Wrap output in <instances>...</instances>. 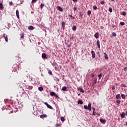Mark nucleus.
Instances as JSON below:
<instances>
[{
    "label": "nucleus",
    "mask_w": 127,
    "mask_h": 127,
    "mask_svg": "<svg viewBox=\"0 0 127 127\" xmlns=\"http://www.w3.org/2000/svg\"><path fill=\"white\" fill-rule=\"evenodd\" d=\"M84 108L85 110H89V111H91L92 110V107L91 106V103H89L88 106L87 105H85Z\"/></svg>",
    "instance_id": "1"
},
{
    "label": "nucleus",
    "mask_w": 127,
    "mask_h": 127,
    "mask_svg": "<svg viewBox=\"0 0 127 127\" xmlns=\"http://www.w3.org/2000/svg\"><path fill=\"white\" fill-rule=\"evenodd\" d=\"M50 95L52 96V97H55V98H58V95L54 92H51Z\"/></svg>",
    "instance_id": "2"
},
{
    "label": "nucleus",
    "mask_w": 127,
    "mask_h": 127,
    "mask_svg": "<svg viewBox=\"0 0 127 127\" xmlns=\"http://www.w3.org/2000/svg\"><path fill=\"white\" fill-rule=\"evenodd\" d=\"M3 38L6 42H8V38L7 37V35H5V34H4Z\"/></svg>",
    "instance_id": "3"
},
{
    "label": "nucleus",
    "mask_w": 127,
    "mask_h": 127,
    "mask_svg": "<svg viewBox=\"0 0 127 127\" xmlns=\"http://www.w3.org/2000/svg\"><path fill=\"white\" fill-rule=\"evenodd\" d=\"M45 105L47 106V108H48L49 109H50L51 110H52L53 108L51 106H50V105L48 104V103H47V102H45Z\"/></svg>",
    "instance_id": "4"
},
{
    "label": "nucleus",
    "mask_w": 127,
    "mask_h": 127,
    "mask_svg": "<svg viewBox=\"0 0 127 127\" xmlns=\"http://www.w3.org/2000/svg\"><path fill=\"white\" fill-rule=\"evenodd\" d=\"M16 15L18 19H19V11H18V10H16Z\"/></svg>",
    "instance_id": "5"
},
{
    "label": "nucleus",
    "mask_w": 127,
    "mask_h": 127,
    "mask_svg": "<svg viewBox=\"0 0 127 127\" xmlns=\"http://www.w3.org/2000/svg\"><path fill=\"white\" fill-rule=\"evenodd\" d=\"M104 58L106 59V60H109V57H108V55L107 54V53H104Z\"/></svg>",
    "instance_id": "6"
},
{
    "label": "nucleus",
    "mask_w": 127,
    "mask_h": 127,
    "mask_svg": "<svg viewBox=\"0 0 127 127\" xmlns=\"http://www.w3.org/2000/svg\"><path fill=\"white\" fill-rule=\"evenodd\" d=\"M91 54L92 55V58H95V57H96V54L93 51L91 52Z\"/></svg>",
    "instance_id": "7"
},
{
    "label": "nucleus",
    "mask_w": 127,
    "mask_h": 127,
    "mask_svg": "<svg viewBox=\"0 0 127 127\" xmlns=\"http://www.w3.org/2000/svg\"><path fill=\"white\" fill-rule=\"evenodd\" d=\"M62 26L63 29L64 30L65 29V22H62Z\"/></svg>",
    "instance_id": "8"
},
{
    "label": "nucleus",
    "mask_w": 127,
    "mask_h": 127,
    "mask_svg": "<svg viewBox=\"0 0 127 127\" xmlns=\"http://www.w3.org/2000/svg\"><path fill=\"white\" fill-rule=\"evenodd\" d=\"M42 58H43V59H45L46 58V54L43 53L42 54Z\"/></svg>",
    "instance_id": "9"
},
{
    "label": "nucleus",
    "mask_w": 127,
    "mask_h": 127,
    "mask_svg": "<svg viewBox=\"0 0 127 127\" xmlns=\"http://www.w3.org/2000/svg\"><path fill=\"white\" fill-rule=\"evenodd\" d=\"M28 29H29V30H33L34 27H33V26H29Z\"/></svg>",
    "instance_id": "10"
},
{
    "label": "nucleus",
    "mask_w": 127,
    "mask_h": 127,
    "mask_svg": "<svg viewBox=\"0 0 127 127\" xmlns=\"http://www.w3.org/2000/svg\"><path fill=\"white\" fill-rule=\"evenodd\" d=\"M94 36L96 39L99 38V32H97L96 33H95Z\"/></svg>",
    "instance_id": "11"
},
{
    "label": "nucleus",
    "mask_w": 127,
    "mask_h": 127,
    "mask_svg": "<svg viewBox=\"0 0 127 127\" xmlns=\"http://www.w3.org/2000/svg\"><path fill=\"white\" fill-rule=\"evenodd\" d=\"M121 118L124 119V118H125V117H126V114H125L124 112H122V114H121Z\"/></svg>",
    "instance_id": "12"
},
{
    "label": "nucleus",
    "mask_w": 127,
    "mask_h": 127,
    "mask_svg": "<svg viewBox=\"0 0 127 127\" xmlns=\"http://www.w3.org/2000/svg\"><path fill=\"white\" fill-rule=\"evenodd\" d=\"M57 8H58V10H59L60 11H63V9L60 6H58L57 7Z\"/></svg>",
    "instance_id": "13"
},
{
    "label": "nucleus",
    "mask_w": 127,
    "mask_h": 127,
    "mask_svg": "<svg viewBox=\"0 0 127 127\" xmlns=\"http://www.w3.org/2000/svg\"><path fill=\"white\" fill-rule=\"evenodd\" d=\"M100 123H101L102 124H105L106 123V120H104V119H100Z\"/></svg>",
    "instance_id": "14"
},
{
    "label": "nucleus",
    "mask_w": 127,
    "mask_h": 127,
    "mask_svg": "<svg viewBox=\"0 0 127 127\" xmlns=\"http://www.w3.org/2000/svg\"><path fill=\"white\" fill-rule=\"evenodd\" d=\"M97 46L98 47V48H101V46L100 45V41L99 40H98L97 41Z\"/></svg>",
    "instance_id": "15"
},
{
    "label": "nucleus",
    "mask_w": 127,
    "mask_h": 127,
    "mask_svg": "<svg viewBox=\"0 0 127 127\" xmlns=\"http://www.w3.org/2000/svg\"><path fill=\"white\" fill-rule=\"evenodd\" d=\"M47 116L46 114L40 115V118H46Z\"/></svg>",
    "instance_id": "16"
},
{
    "label": "nucleus",
    "mask_w": 127,
    "mask_h": 127,
    "mask_svg": "<svg viewBox=\"0 0 127 127\" xmlns=\"http://www.w3.org/2000/svg\"><path fill=\"white\" fill-rule=\"evenodd\" d=\"M38 90H39V91H40V92H41V91H43V87H39L38 88Z\"/></svg>",
    "instance_id": "17"
},
{
    "label": "nucleus",
    "mask_w": 127,
    "mask_h": 127,
    "mask_svg": "<svg viewBox=\"0 0 127 127\" xmlns=\"http://www.w3.org/2000/svg\"><path fill=\"white\" fill-rule=\"evenodd\" d=\"M116 99H121V95L120 94H117L116 95Z\"/></svg>",
    "instance_id": "18"
},
{
    "label": "nucleus",
    "mask_w": 127,
    "mask_h": 127,
    "mask_svg": "<svg viewBox=\"0 0 127 127\" xmlns=\"http://www.w3.org/2000/svg\"><path fill=\"white\" fill-rule=\"evenodd\" d=\"M66 89H67V87H66V86H64L62 88V90L63 91H66Z\"/></svg>",
    "instance_id": "19"
},
{
    "label": "nucleus",
    "mask_w": 127,
    "mask_h": 127,
    "mask_svg": "<svg viewBox=\"0 0 127 127\" xmlns=\"http://www.w3.org/2000/svg\"><path fill=\"white\" fill-rule=\"evenodd\" d=\"M43 6H44V4L41 3V5H40V8L42 9L43 8Z\"/></svg>",
    "instance_id": "20"
},
{
    "label": "nucleus",
    "mask_w": 127,
    "mask_h": 127,
    "mask_svg": "<svg viewBox=\"0 0 127 127\" xmlns=\"http://www.w3.org/2000/svg\"><path fill=\"white\" fill-rule=\"evenodd\" d=\"M68 16H69V17H70L71 18V19H74L75 18V17H74L73 16H72V15H68Z\"/></svg>",
    "instance_id": "21"
},
{
    "label": "nucleus",
    "mask_w": 127,
    "mask_h": 127,
    "mask_svg": "<svg viewBox=\"0 0 127 127\" xmlns=\"http://www.w3.org/2000/svg\"><path fill=\"white\" fill-rule=\"evenodd\" d=\"M102 76H103V74L102 73L98 75L99 80H101V77H102Z\"/></svg>",
    "instance_id": "22"
},
{
    "label": "nucleus",
    "mask_w": 127,
    "mask_h": 127,
    "mask_svg": "<svg viewBox=\"0 0 127 127\" xmlns=\"http://www.w3.org/2000/svg\"><path fill=\"white\" fill-rule=\"evenodd\" d=\"M121 97L122 99H126V95L125 94H122Z\"/></svg>",
    "instance_id": "23"
},
{
    "label": "nucleus",
    "mask_w": 127,
    "mask_h": 127,
    "mask_svg": "<svg viewBox=\"0 0 127 127\" xmlns=\"http://www.w3.org/2000/svg\"><path fill=\"white\" fill-rule=\"evenodd\" d=\"M61 120L62 121V122H64L65 121V119L64 118V117H62L61 118Z\"/></svg>",
    "instance_id": "24"
},
{
    "label": "nucleus",
    "mask_w": 127,
    "mask_h": 127,
    "mask_svg": "<svg viewBox=\"0 0 127 127\" xmlns=\"http://www.w3.org/2000/svg\"><path fill=\"white\" fill-rule=\"evenodd\" d=\"M122 15H124V16H126V15H127V13H126V12L123 11L122 13Z\"/></svg>",
    "instance_id": "25"
},
{
    "label": "nucleus",
    "mask_w": 127,
    "mask_h": 127,
    "mask_svg": "<svg viewBox=\"0 0 127 127\" xmlns=\"http://www.w3.org/2000/svg\"><path fill=\"white\" fill-rule=\"evenodd\" d=\"M3 7L2 3H0V9H1Z\"/></svg>",
    "instance_id": "26"
},
{
    "label": "nucleus",
    "mask_w": 127,
    "mask_h": 127,
    "mask_svg": "<svg viewBox=\"0 0 127 127\" xmlns=\"http://www.w3.org/2000/svg\"><path fill=\"white\" fill-rule=\"evenodd\" d=\"M72 30L75 31V30H76V26H72Z\"/></svg>",
    "instance_id": "27"
},
{
    "label": "nucleus",
    "mask_w": 127,
    "mask_h": 127,
    "mask_svg": "<svg viewBox=\"0 0 127 127\" xmlns=\"http://www.w3.org/2000/svg\"><path fill=\"white\" fill-rule=\"evenodd\" d=\"M48 74H49V75H53L52 71H51L50 70H48Z\"/></svg>",
    "instance_id": "28"
},
{
    "label": "nucleus",
    "mask_w": 127,
    "mask_h": 127,
    "mask_svg": "<svg viewBox=\"0 0 127 127\" xmlns=\"http://www.w3.org/2000/svg\"><path fill=\"white\" fill-rule=\"evenodd\" d=\"M87 13L88 15H90L91 13H92V12L91 11V10H88Z\"/></svg>",
    "instance_id": "29"
},
{
    "label": "nucleus",
    "mask_w": 127,
    "mask_h": 127,
    "mask_svg": "<svg viewBox=\"0 0 127 127\" xmlns=\"http://www.w3.org/2000/svg\"><path fill=\"white\" fill-rule=\"evenodd\" d=\"M109 11H110V12H113V8H112L111 7H110Z\"/></svg>",
    "instance_id": "30"
},
{
    "label": "nucleus",
    "mask_w": 127,
    "mask_h": 127,
    "mask_svg": "<svg viewBox=\"0 0 127 127\" xmlns=\"http://www.w3.org/2000/svg\"><path fill=\"white\" fill-rule=\"evenodd\" d=\"M80 92H81V93H84V89H82V88H80Z\"/></svg>",
    "instance_id": "31"
},
{
    "label": "nucleus",
    "mask_w": 127,
    "mask_h": 127,
    "mask_svg": "<svg viewBox=\"0 0 127 127\" xmlns=\"http://www.w3.org/2000/svg\"><path fill=\"white\" fill-rule=\"evenodd\" d=\"M116 102H117V104H120L121 100L119 99H118Z\"/></svg>",
    "instance_id": "32"
},
{
    "label": "nucleus",
    "mask_w": 127,
    "mask_h": 127,
    "mask_svg": "<svg viewBox=\"0 0 127 127\" xmlns=\"http://www.w3.org/2000/svg\"><path fill=\"white\" fill-rule=\"evenodd\" d=\"M93 9H94V10H96V9H97V6L94 5L93 6Z\"/></svg>",
    "instance_id": "33"
},
{
    "label": "nucleus",
    "mask_w": 127,
    "mask_h": 127,
    "mask_svg": "<svg viewBox=\"0 0 127 127\" xmlns=\"http://www.w3.org/2000/svg\"><path fill=\"white\" fill-rule=\"evenodd\" d=\"M121 25H125V22H120Z\"/></svg>",
    "instance_id": "34"
},
{
    "label": "nucleus",
    "mask_w": 127,
    "mask_h": 127,
    "mask_svg": "<svg viewBox=\"0 0 127 127\" xmlns=\"http://www.w3.org/2000/svg\"><path fill=\"white\" fill-rule=\"evenodd\" d=\"M24 37V33H23L21 35V38H23Z\"/></svg>",
    "instance_id": "35"
},
{
    "label": "nucleus",
    "mask_w": 127,
    "mask_h": 127,
    "mask_svg": "<svg viewBox=\"0 0 127 127\" xmlns=\"http://www.w3.org/2000/svg\"><path fill=\"white\" fill-rule=\"evenodd\" d=\"M112 35H113V36H117V34H116V33L113 32V33H112Z\"/></svg>",
    "instance_id": "36"
},
{
    "label": "nucleus",
    "mask_w": 127,
    "mask_h": 127,
    "mask_svg": "<svg viewBox=\"0 0 127 127\" xmlns=\"http://www.w3.org/2000/svg\"><path fill=\"white\" fill-rule=\"evenodd\" d=\"M37 0H32V3H33L34 2H36Z\"/></svg>",
    "instance_id": "37"
},
{
    "label": "nucleus",
    "mask_w": 127,
    "mask_h": 127,
    "mask_svg": "<svg viewBox=\"0 0 127 127\" xmlns=\"http://www.w3.org/2000/svg\"><path fill=\"white\" fill-rule=\"evenodd\" d=\"M92 115H93V116H95L96 115V111H93Z\"/></svg>",
    "instance_id": "38"
},
{
    "label": "nucleus",
    "mask_w": 127,
    "mask_h": 127,
    "mask_svg": "<svg viewBox=\"0 0 127 127\" xmlns=\"http://www.w3.org/2000/svg\"><path fill=\"white\" fill-rule=\"evenodd\" d=\"M100 3H101L102 4H105V1H101L100 2Z\"/></svg>",
    "instance_id": "39"
},
{
    "label": "nucleus",
    "mask_w": 127,
    "mask_h": 127,
    "mask_svg": "<svg viewBox=\"0 0 127 127\" xmlns=\"http://www.w3.org/2000/svg\"><path fill=\"white\" fill-rule=\"evenodd\" d=\"M56 127H60V125L59 124H57L56 125Z\"/></svg>",
    "instance_id": "40"
},
{
    "label": "nucleus",
    "mask_w": 127,
    "mask_h": 127,
    "mask_svg": "<svg viewBox=\"0 0 127 127\" xmlns=\"http://www.w3.org/2000/svg\"><path fill=\"white\" fill-rule=\"evenodd\" d=\"M96 82H97V79L94 80L93 85H94V84H96Z\"/></svg>",
    "instance_id": "41"
},
{
    "label": "nucleus",
    "mask_w": 127,
    "mask_h": 127,
    "mask_svg": "<svg viewBox=\"0 0 127 127\" xmlns=\"http://www.w3.org/2000/svg\"><path fill=\"white\" fill-rule=\"evenodd\" d=\"M83 104V101L82 100H80V105Z\"/></svg>",
    "instance_id": "42"
},
{
    "label": "nucleus",
    "mask_w": 127,
    "mask_h": 127,
    "mask_svg": "<svg viewBox=\"0 0 127 127\" xmlns=\"http://www.w3.org/2000/svg\"><path fill=\"white\" fill-rule=\"evenodd\" d=\"M121 86L122 87H126V85L125 84H122Z\"/></svg>",
    "instance_id": "43"
},
{
    "label": "nucleus",
    "mask_w": 127,
    "mask_h": 127,
    "mask_svg": "<svg viewBox=\"0 0 127 127\" xmlns=\"http://www.w3.org/2000/svg\"><path fill=\"white\" fill-rule=\"evenodd\" d=\"M92 110H93V112H96V108H93L92 109Z\"/></svg>",
    "instance_id": "44"
},
{
    "label": "nucleus",
    "mask_w": 127,
    "mask_h": 127,
    "mask_svg": "<svg viewBox=\"0 0 127 127\" xmlns=\"http://www.w3.org/2000/svg\"><path fill=\"white\" fill-rule=\"evenodd\" d=\"M12 4H13L12 2H9V5H12Z\"/></svg>",
    "instance_id": "45"
},
{
    "label": "nucleus",
    "mask_w": 127,
    "mask_h": 127,
    "mask_svg": "<svg viewBox=\"0 0 127 127\" xmlns=\"http://www.w3.org/2000/svg\"><path fill=\"white\" fill-rule=\"evenodd\" d=\"M96 115L98 117H100V113H97Z\"/></svg>",
    "instance_id": "46"
},
{
    "label": "nucleus",
    "mask_w": 127,
    "mask_h": 127,
    "mask_svg": "<svg viewBox=\"0 0 127 127\" xmlns=\"http://www.w3.org/2000/svg\"><path fill=\"white\" fill-rule=\"evenodd\" d=\"M56 79L57 81H60V80L58 78H56Z\"/></svg>",
    "instance_id": "47"
},
{
    "label": "nucleus",
    "mask_w": 127,
    "mask_h": 127,
    "mask_svg": "<svg viewBox=\"0 0 127 127\" xmlns=\"http://www.w3.org/2000/svg\"><path fill=\"white\" fill-rule=\"evenodd\" d=\"M74 11H75V10H77V7H74Z\"/></svg>",
    "instance_id": "48"
},
{
    "label": "nucleus",
    "mask_w": 127,
    "mask_h": 127,
    "mask_svg": "<svg viewBox=\"0 0 127 127\" xmlns=\"http://www.w3.org/2000/svg\"><path fill=\"white\" fill-rule=\"evenodd\" d=\"M9 114H13V111H10Z\"/></svg>",
    "instance_id": "49"
},
{
    "label": "nucleus",
    "mask_w": 127,
    "mask_h": 127,
    "mask_svg": "<svg viewBox=\"0 0 127 127\" xmlns=\"http://www.w3.org/2000/svg\"><path fill=\"white\" fill-rule=\"evenodd\" d=\"M115 89H116V88L115 87V86H113L112 90H115Z\"/></svg>",
    "instance_id": "50"
},
{
    "label": "nucleus",
    "mask_w": 127,
    "mask_h": 127,
    "mask_svg": "<svg viewBox=\"0 0 127 127\" xmlns=\"http://www.w3.org/2000/svg\"><path fill=\"white\" fill-rule=\"evenodd\" d=\"M95 75L94 74H91V77H94Z\"/></svg>",
    "instance_id": "51"
},
{
    "label": "nucleus",
    "mask_w": 127,
    "mask_h": 127,
    "mask_svg": "<svg viewBox=\"0 0 127 127\" xmlns=\"http://www.w3.org/2000/svg\"><path fill=\"white\" fill-rule=\"evenodd\" d=\"M77 103L78 104H80V100H78Z\"/></svg>",
    "instance_id": "52"
},
{
    "label": "nucleus",
    "mask_w": 127,
    "mask_h": 127,
    "mask_svg": "<svg viewBox=\"0 0 127 127\" xmlns=\"http://www.w3.org/2000/svg\"><path fill=\"white\" fill-rule=\"evenodd\" d=\"M127 67H125L124 68V71H126L127 70Z\"/></svg>",
    "instance_id": "53"
},
{
    "label": "nucleus",
    "mask_w": 127,
    "mask_h": 127,
    "mask_svg": "<svg viewBox=\"0 0 127 127\" xmlns=\"http://www.w3.org/2000/svg\"><path fill=\"white\" fill-rule=\"evenodd\" d=\"M72 1L75 2V1H77V0H72Z\"/></svg>",
    "instance_id": "54"
},
{
    "label": "nucleus",
    "mask_w": 127,
    "mask_h": 127,
    "mask_svg": "<svg viewBox=\"0 0 127 127\" xmlns=\"http://www.w3.org/2000/svg\"><path fill=\"white\" fill-rule=\"evenodd\" d=\"M80 93H79L78 94V96H80Z\"/></svg>",
    "instance_id": "55"
},
{
    "label": "nucleus",
    "mask_w": 127,
    "mask_h": 127,
    "mask_svg": "<svg viewBox=\"0 0 127 127\" xmlns=\"http://www.w3.org/2000/svg\"><path fill=\"white\" fill-rule=\"evenodd\" d=\"M126 116H127V112H126Z\"/></svg>",
    "instance_id": "56"
},
{
    "label": "nucleus",
    "mask_w": 127,
    "mask_h": 127,
    "mask_svg": "<svg viewBox=\"0 0 127 127\" xmlns=\"http://www.w3.org/2000/svg\"><path fill=\"white\" fill-rule=\"evenodd\" d=\"M126 126H127V122H126Z\"/></svg>",
    "instance_id": "57"
},
{
    "label": "nucleus",
    "mask_w": 127,
    "mask_h": 127,
    "mask_svg": "<svg viewBox=\"0 0 127 127\" xmlns=\"http://www.w3.org/2000/svg\"><path fill=\"white\" fill-rule=\"evenodd\" d=\"M98 54H100V53H98Z\"/></svg>",
    "instance_id": "58"
},
{
    "label": "nucleus",
    "mask_w": 127,
    "mask_h": 127,
    "mask_svg": "<svg viewBox=\"0 0 127 127\" xmlns=\"http://www.w3.org/2000/svg\"><path fill=\"white\" fill-rule=\"evenodd\" d=\"M113 1H114V0H112Z\"/></svg>",
    "instance_id": "59"
}]
</instances>
